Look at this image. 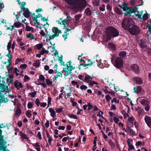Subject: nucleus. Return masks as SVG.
Listing matches in <instances>:
<instances>
[{"mask_svg":"<svg viewBox=\"0 0 151 151\" xmlns=\"http://www.w3.org/2000/svg\"><path fill=\"white\" fill-rule=\"evenodd\" d=\"M106 34L107 41L111 40L112 37H116L119 35L118 31L115 28L110 26L106 28Z\"/></svg>","mask_w":151,"mask_h":151,"instance_id":"1","label":"nucleus"},{"mask_svg":"<svg viewBox=\"0 0 151 151\" xmlns=\"http://www.w3.org/2000/svg\"><path fill=\"white\" fill-rule=\"evenodd\" d=\"M124 4V5L122 6H121L120 5H119V6L121 7V8L123 10V11L125 12L124 14L125 15H129V16H131V14L134 13L135 15L138 17V18L142 21V17H141V14H140L139 13L138 11H137V13H136V10L132 7H128L127 6Z\"/></svg>","mask_w":151,"mask_h":151,"instance_id":"2","label":"nucleus"},{"mask_svg":"<svg viewBox=\"0 0 151 151\" xmlns=\"http://www.w3.org/2000/svg\"><path fill=\"white\" fill-rule=\"evenodd\" d=\"M69 4L71 5L74 8H84L86 6L85 0H65Z\"/></svg>","mask_w":151,"mask_h":151,"instance_id":"3","label":"nucleus"},{"mask_svg":"<svg viewBox=\"0 0 151 151\" xmlns=\"http://www.w3.org/2000/svg\"><path fill=\"white\" fill-rule=\"evenodd\" d=\"M132 24L133 21L132 19L125 18L122 23V27L125 30H127Z\"/></svg>","mask_w":151,"mask_h":151,"instance_id":"4","label":"nucleus"},{"mask_svg":"<svg viewBox=\"0 0 151 151\" xmlns=\"http://www.w3.org/2000/svg\"><path fill=\"white\" fill-rule=\"evenodd\" d=\"M127 31L132 35L137 36L140 33V29L138 26L136 25L132 26Z\"/></svg>","mask_w":151,"mask_h":151,"instance_id":"5","label":"nucleus"},{"mask_svg":"<svg viewBox=\"0 0 151 151\" xmlns=\"http://www.w3.org/2000/svg\"><path fill=\"white\" fill-rule=\"evenodd\" d=\"M4 136L2 135H0V151H5L6 146H5L6 142L4 139ZM7 151H9L8 150Z\"/></svg>","mask_w":151,"mask_h":151,"instance_id":"6","label":"nucleus"},{"mask_svg":"<svg viewBox=\"0 0 151 151\" xmlns=\"http://www.w3.org/2000/svg\"><path fill=\"white\" fill-rule=\"evenodd\" d=\"M123 60L120 57H117L116 58L114 65L117 68H120L123 65Z\"/></svg>","mask_w":151,"mask_h":151,"instance_id":"7","label":"nucleus"},{"mask_svg":"<svg viewBox=\"0 0 151 151\" xmlns=\"http://www.w3.org/2000/svg\"><path fill=\"white\" fill-rule=\"evenodd\" d=\"M131 70L134 72L135 73L138 74L140 71V69L139 66L136 64L131 65L130 66Z\"/></svg>","mask_w":151,"mask_h":151,"instance_id":"8","label":"nucleus"},{"mask_svg":"<svg viewBox=\"0 0 151 151\" xmlns=\"http://www.w3.org/2000/svg\"><path fill=\"white\" fill-rule=\"evenodd\" d=\"M132 79L134 81H135L137 84L141 85L143 83L142 79L140 77H134Z\"/></svg>","mask_w":151,"mask_h":151,"instance_id":"9","label":"nucleus"},{"mask_svg":"<svg viewBox=\"0 0 151 151\" xmlns=\"http://www.w3.org/2000/svg\"><path fill=\"white\" fill-rule=\"evenodd\" d=\"M52 32L55 33V35H56L57 37L59 36V34L62 33L61 31L59 30L57 27H54L52 29Z\"/></svg>","mask_w":151,"mask_h":151,"instance_id":"10","label":"nucleus"},{"mask_svg":"<svg viewBox=\"0 0 151 151\" xmlns=\"http://www.w3.org/2000/svg\"><path fill=\"white\" fill-rule=\"evenodd\" d=\"M145 120L147 126L151 128V119L149 116H145Z\"/></svg>","mask_w":151,"mask_h":151,"instance_id":"11","label":"nucleus"},{"mask_svg":"<svg viewBox=\"0 0 151 151\" xmlns=\"http://www.w3.org/2000/svg\"><path fill=\"white\" fill-rule=\"evenodd\" d=\"M42 17V14H39L38 15H36L35 17H33L32 20L34 24H39V22L38 21L37 19L40 17L41 18Z\"/></svg>","mask_w":151,"mask_h":151,"instance_id":"12","label":"nucleus"},{"mask_svg":"<svg viewBox=\"0 0 151 151\" xmlns=\"http://www.w3.org/2000/svg\"><path fill=\"white\" fill-rule=\"evenodd\" d=\"M134 92L139 94L142 91V88L140 86H139L136 87H134L133 89Z\"/></svg>","mask_w":151,"mask_h":151,"instance_id":"13","label":"nucleus"},{"mask_svg":"<svg viewBox=\"0 0 151 151\" xmlns=\"http://www.w3.org/2000/svg\"><path fill=\"white\" fill-rule=\"evenodd\" d=\"M58 66L57 65V63H56L55 64L54 68H53V69H54V73L55 74H60L59 75H60V77H62V74L63 71H62L60 72H59L58 71H57V70L58 69Z\"/></svg>","mask_w":151,"mask_h":151,"instance_id":"14","label":"nucleus"},{"mask_svg":"<svg viewBox=\"0 0 151 151\" xmlns=\"http://www.w3.org/2000/svg\"><path fill=\"white\" fill-rule=\"evenodd\" d=\"M31 13L32 12H30L29 9H28L24 11L23 13V15L25 17L28 18L29 17L30 14H31Z\"/></svg>","mask_w":151,"mask_h":151,"instance_id":"15","label":"nucleus"},{"mask_svg":"<svg viewBox=\"0 0 151 151\" xmlns=\"http://www.w3.org/2000/svg\"><path fill=\"white\" fill-rule=\"evenodd\" d=\"M92 77L91 76L88 75L85 77L84 80L86 82L89 83L92 81Z\"/></svg>","mask_w":151,"mask_h":151,"instance_id":"16","label":"nucleus"},{"mask_svg":"<svg viewBox=\"0 0 151 151\" xmlns=\"http://www.w3.org/2000/svg\"><path fill=\"white\" fill-rule=\"evenodd\" d=\"M127 142L129 147V148L128 149V150L129 151L130 150L134 149V148L133 145H131V143H130V139H129L128 138L127 139Z\"/></svg>","mask_w":151,"mask_h":151,"instance_id":"17","label":"nucleus"},{"mask_svg":"<svg viewBox=\"0 0 151 151\" xmlns=\"http://www.w3.org/2000/svg\"><path fill=\"white\" fill-rule=\"evenodd\" d=\"M43 44L42 43H39L35 45L34 46V48L36 50H40L41 49L43 48Z\"/></svg>","mask_w":151,"mask_h":151,"instance_id":"18","label":"nucleus"},{"mask_svg":"<svg viewBox=\"0 0 151 151\" xmlns=\"http://www.w3.org/2000/svg\"><path fill=\"white\" fill-rule=\"evenodd\" d=\"M115 12L119 15H120L122 13V11L117 7H116L114 9Z\"/></svg>","mask_w":151,"mask_h":151,"instance_id":"19","label":"nucleus"},{"mask_svg":"<svg viewBox=\"0 0 151 151\" xmlns=\"http://www.w3.org/2000/svg\"><path fill=\"white\" fill-rule=\"evenodd\" d=\"M49 110L50 113V116L54 118L55 115V112L54 110L52 108H50L49 109Z\"/></svg>","mask_w":151,"mask_h":151,"instance_id":"20","label":"nucleus"},{"mask_svg":"<svg viewBox=\"0 0 151 151\" xmlns=\"http://www.w3.org/2000/svg\"><path fill=\"white\" fill-rule=\"evenodd\" d=\"M140 47L144 49V48H146L147 46L146 43L144 41H141L139 44Z\"/></svg>","mask_w":151,"mask_h":151,"instance_id":"21","label":"nucleus"},{"mask_svg":"<svg viewBox=\"0 0 151 151\" xmlns=\"http://www.w3.org/2000/svg\"><path fill=\"white\" fill-rule=\"evenodd\" d=\"M86 14L87 16H91L92 14V12L89 8H87L85 11Z\"/></svg>","mask_w":151,"mask_h":151,"instance_id":"22","label":"nucleus"},{"mask_svg":"<svg viewBox=\"0 0 151 151\" xmlns=\"http://www.w3.org/2000/svg\"><path fill=\"white\" fill-rule=\"evenodd\" d=\"M140 104L143 105H146L150 104V102L147 100L143 99L140 101Z\"/></svg>","mask_w":151,"mask_h":151,"instance_id":"23","label":"nucleus"},{"mask_svg":"<svg viewBox=\"0 0 151 151\" xmlns=\"http://www.w3.org/2000/svg\"><path fill=\"white\" fill-rule=\"evenodd\" d=\"M21 113V110L20 109L18 108L16 110L14 114L16 116H19Z\"/></svg>","mask_w":151,"mask_h":151,"instance_id":"24","label":"nucleus"},{"mask_svg":"<svg viewBox=\"0 0 151 151\" xmlns=\"http://www.w3.org/2000/svg\"><path fill=\"white\" fill-rule=\"evenodd\" d=\"M36 62L33 63V65L36 68H37L40 66V62H39V60H36Z\"/></svg>","mask_w":151,"mask_h":151,"instance_id":"25","label":"nucleus"},{"mask_svg":"<svg viewBox=\"0 0 151 151\" xmlns=\"http://www.w3.org/2000/svg\"><path fill=\"white\" fill-rule=\"evenodd\" d=\"M126 52L124 51H122L120 52L119 55L122 58H124L126 55Z\"/></svg>","mask_w":151,"mask_h":151,"instance_id":"26","label":"nucleus"},{"mask_svg":"<svg viewBox=\"0 0 151 151\" xmlns=\"http://www.w3.org/2000/svg\"><path fill=\"white\" fill-rule=\"evenodd\" d=\"M19 134L22 137L24 138V139H28L27 136L22 132H19Z\"/></svg>","mask_w":151,"mask_h":151,"instance_id":"27","label":"nucleus"},{"mask_svg":"<svg viewBox=\"0 0 151 151\" xmlns=\"http://www.w3.org/2000/svg\"><path fill=\"white\" fill-rule=\"evenodd\" d=\"M48 51L46 50L44 48H42V50L40 52V53L42 55H43L44 54H48Z\"/></svg>","mask_w":151,"mask_h":151,"instance_id":"28","label":"nucleus"},{"mask_svg":"<svg viewBox=\"0 0 151 151\" xmlns=\"http://www.w3.org/2000/svg\"><path fill=\"white\" fill-rule=\"evenodd\" d=\"M100 0H94L93 4L94 6H98L99 5Z\"/></svg>","mask_w":151,"mask_h":151,"instance_id":"29","label":"nucleus"},{"mask_svg":"<svg viewBox=\"0 0 151 151\" xmlns=\"http://www.w3.org/2000/svg\"><path fill=\"white\" fill-rule=\"evenodd\" d=\"M68 116L70 118H73L75 119H78V117L77 116L74 114H68Z\"/></svg>","mask_w":151,"mask_h":151,"instance_id":"30","label":"nucleus"},{"mask_svg":"<svg viewBox=\"0 0 151 151\" xmlns=\"http://www.w3.org/2000/svg\"><path fill=\"white\" fill-rule=\"evenodd\" d=\"M127 131L129 133V135L131 136H132L134 134L133 132L134 131L132 129H128V130Z\"/></svg>","mask_w":151,"mask_h":151,"instance_id":"31","label":"nucleus"},{"mask_svg":"<svg viewBox=\"0 0 151 151\" xmlns=\"http://www.w3.org/2000/svg\"><path fill=\"white\" fill-rule=\"evenodd\" d=\"M21 25V24L19 22H14V25L15 27L19 28L20 27Z\"/></svg>","mask_w":151,"mask_h":151,"instance_id":"32","label":"nucleus"},{"mask_svg":"<svg viewBox=\"0 0 151 151\" xmlns=\"http://www.w3.org/2000/svg\"><path fill=\"white\" fill-rule=\"evenodd\" d=\"M134 118L133 116H130L129 117L128 119V120L129 122L132 124L133 125V121L134 120Z\"/></svg>","mask_w":151,"mask_h":151,"instance_id":"33","label":"nucleus"},{"mask_svg":"<svg viewBox=\"0 0 151 151\" xmlns=\"http://www.w3.org/2000/svg\"><path fill=\"white\" fill-rule=\"evenodd\" d=\"M104 91L105 93H109L111 95L113 96H115V93L114 92H112L110 91H109L108 90H104Z\"/></svg>","mask_w":151,"mask_h":151,"instance_id":"34","label":"nucleus"},{"mask_svg":"<svg viewBox=\"0 0 151 151\" xmlns=\"http://www.w3.org/2000/svg\"><path fill=\"white\" fill-rule=\"evenodd\" d=\"M26 37L27 38H30L33 40L35 38L33 35H32L31 33L27 34L26 35Z\"/></svg>","mask_w":151,"mask_h":151,"instance_id":"35","label":"nucleus"},{"mask_svg":"<svg viewBox=\"0 0 151 151\" xmlns=\"http://www.w3.org/2000/svg\"><path fill=\"white\" fill-rule=\"evenodd\" d=\"M12 41L9 40V42L8 43L7 45V50H8L9 51H11L10 49L11 48Z\"/></svg>","mask_w":151,"mask_h":151,"instance_id":"36","label":"nucleus"},{"mask_svg":"<svg viewBox=\"0 0 151 151\" xmlns=\"http://www.w3.org/2000/svg\"><path fill=\"white\" fill-rule=\"evenodd\" d=\"M19 81L18 80H16L14 83V86L17 90H19L18 87V84H19Z\"/></svg>","mask_w":151,"mask_h":151,"instance_id":"37","label":"nucleus"},{"mask_svg":"<svg viewBox=\"0 0 151 151\" xmlns=\"http://www.w3.org/2000/svg\"><path fill=\"white\" fill-rule=\"evenodd\" d=\"M105 99L107 102H108L111 99V97L108 94L106 95L105 96Z\"/></svg>","mask_w":151,"mask_h":151,"instance_id":"38","label":"nucleus"},{"mask_svg":"<svg viewBox=\"0 0 151 151\" xmlns=\"http://www.w3.org/2000/svg\"><path fill=\"white\" fill-rule=\"evenodd\" d=\"M55 111L57 113H59L61 112H62L63 111V109L62 108H56L55 109Z\"/></svg>","mask_w":151,"mask_h":151,"instance_id":"39","label":"nucleus"},{"mask_svg":"<svg viewBox=\"0 0 151 151\" xmlns=\"http://www.w3.org/2000/svg\"><path fill=\"white\" fill-rule=\"evenodd\" d=\"M56 35H55L54 34L52 35H50V36H49V40H50L54 39L55 37H57Z\"/></svg>","mask_w":151,"mask_h":151,"instance_id":"40","label":"nucleus"},{"mask_svg":"<svg viewBox=\"0 0 151 151\" xmlns=\"http://www.w3.org/2000/svg\"><path fill=\"white\" fill-rule=\"evenodd\" d=\"M150 104H148L146 105L145 107V109L147 111H148L150 109V106L149 105Z\"/></svg>","mask_w":151,"mask_h":151,"instance_id":"41","label":"nucleus"},{"mask_svg":"<svg viewBox=\"0 0 151 151\" xmlns=\"http://www.w3.org/2000/svg\"><path fill=\"white\" fill-rule=\"evenodd\" d=\"M46 83L48 85H50L52 84V82L50 81L49 79H47L46 80Z\"/></svg>","mask_w":151,"mask_h":151,"instance_id":"42","label":"nucleus"},{"mask_svg":"<svg viewBox=\"0 0 151 151\" xmlns=\"http://www.w3.org/2000/svg\"><path fill=\"white\" fill-rule=\"evenodd\" d=\"M138 115L140 116L142 113V110L141 109V108L139 106L138 107Z\"/></svg>","mask_w":151,"mask_h":151,"instance_id":"43","label":"nucleus"},{"mask_svg":"<svg viewBox=\"0 0 151 151\" xmlns=\"http://www.w3.org/2000/svg\"><path fill=\"white\" fill-rule=\"evenodd\" d=\"M39 79L41 81H44L45 80V77L42 75H40L39 76Z\"/></svg>","mask_w":151,"mask_h":151,"instance_id":"44","label":"nucleus"},{"mask_svg":"<svg viewBox=\"0 0 151 151\" xmlns=\"http://www.w3.org/2000/svg\"><path fill=\"white\" fill-rule=\"evenodd\" d=\"M35 103L37 106H39V104H40V103H41L40 102V101L39 99L37 98L36 99L35 101Z\"/></svg>","mask_w":151,"mask_h":151,"instance_id":"45","label":"nucleus"},{"mask_svg":"<svg viewBox=\"0 0 151 151\" xmlns=\"http://www.w3.org/2000/svg\"><path fill=\"white\" fill-rule=\"evenodd\" d=\"M32 28V27H30L29 26L27 25L25 29L26 31H30Z\"/></svg>","mask_w":151,"mask_h":151,"instance_id":"46","label":"nucleus"},{"mask_svg":"<svg viewBox=\"0 0 151 151\" xmlns=\"http://www.w3.org/2000/svg\"><path fill=\"white\" fill-rule=\"evenodd\" d=\"M27 67V65L26 64H23L21 65L19 67L22 69H25Z\"/></svg>","mask_w":151,"mask_h":151,"instance_id":"47","label":"nucleus"},{"mask_svg":"<svg viewBox=\"0 0 151 151\" xmlns=\"http://www.w3.org/2000/svg\"><path fill=\"white\" fill-rule=\"evenodd\" d=\"M30 111L29 110L27 111L26 113V115L28 117H30L32 115L31 113L30 112Z\"/></svg>","mask_w":151,"mask_h":151,"instance_id":"48","label":"nucleus"},{"mask_svg":"<svg viewBox=\"0 0 151 151\" xmlns=\"http://www.w3.org/2000/svg\"><path fill=\"white\" fill-rule=\"evenodd\" d=\"M148 14H147V13L144 14L143 16L142 19H143L144 20H146L148 18Z\"/></svg>","mask_w":151,"mask_h":151,"instance_id":"49","label":"nucleus"},{"mask_svg":"<svg viewBox=\"0 0 151 151\" xmlns=\"http://www.w3.org/2000/svg\"><path fill=\"white\" fill-rule=\"evenodd\" d=\"M29 77L27 75H25L24 77V81L27 82L29 81Z\"/></svg>","mask_w":151,"mask_h":151,"instance_id":"50","label":"nucleus"},{"mask_svg":"<svg viewBox=\"0 0 151 151\" xmlns=\"http://www.w3.org/2000/svg\"><path fill=\"white\" fill-rule=\"evenodd\" d=\"M106 7V9L109 11H111L112 9V7L109 4H107Z\"/></svg>","mask_w":151,"mask_h":151,"instance_id":"51","label":"nucleus"},{"mask_svg":"<svg viewBox=\"0 0 151 151\" xmlns=\"http://www.w3.org/2000/svg\"><path fill=\"white\" fill-rule=\"evenodd\" d=\"M33 104L30 103V102H29L27 104V107L29 109H30L32 107Z\"/></svg>","mask_w":151,"mask_h":151,"instance_id":"52","label":"nucleus"},{"mask_svg":"<svg viewBox=\"0 0 151 151\" xmlns=\"http://www.w3.org/2000/svg\"><path fill=\"white\" fill-rule=\"evenodd\" d=\"M147 26L148 28L149 32L150 33H151V24L150 23L148 24Z\"/></svg>","mask_w":151,"mask_h":151,"instance_id":"53","label":"nucleus"},{"mask_svg":"<svg viewBox=\"0 0 151 151\" xmlns=\"http://www.w3.org/2000/svg\"><path fill=\"white\" fill-rule=\"evenodd\" d=\"M8 99L7 98H4V97L3 99H2L1 100V102L6 103L8 101Z\"/></svg>","mask_w":151,"mask_h":151,"instance_id":"54","label":"nucleus"},{"mask_svg":"<svg viewBox=\"0 0 151 151\" xmlns=\"http://www.w3.org/2000/svg\"><path fill=\"white\" fill-rule=\"evenodd\" d=\"M58 61H59L61 65H63V66L65 65V64L64 62L63 61V60H62V59H58Z\"/></svg>","mask_w":151,"mask_h":151,"instance_id":"55","label":"nucleus"},{"mask_svg":"<svg viewBox=\"0 0 151 151\" xmlns=\"http://www.w3.org/2000/svg\"><path fill=\"white\" fill-rule=\"evenodd\" d=\"M80 89L81 90H86L87 88V87L85 85H81L80 87Z\"/></svg>","mask_w":151,"mask_h":151,"instance_id":"56","label":"nucleus"},{"mask_svg":"<svg viewBox=\"0 0 151 151\" xmlns=\"http://www.w3.org/2000/svg\"><path fill=\"white\" fill-rule=\"evenodd\" d=\"M36 92L35 91L31 93H30L29 95H30L32 97H34L35 96L36 94Z\"/></svg>","mask_w":151,"mask_h":151,"instance_id":"57","label":"nucleus"},{"mask_svg":"<svg viewBox=\"0 0 151 151\" xmlns=\"http://www.w3.org/2000/svg\"><path fill=\"white\" fill-rule=\"evenodd\" d=\"M109 143L110 145V146L112 147L114 146L115 145V143H114L113 142H112L111 140H110L109 141Z\"/></svg>","mask_w":151,"mask_h":151,"instance_id":"58","label":"nucleus"},{"mask_svg":"<svg viewBox=\"0 0 151 151\" xmlns=\"http://www.w3.org/2000/svg\"><path fill=\"white\" fill-rule=\"evenodd\" d=\"M75 19L76 21H77L80 19L81 17V16L80 15L78 14L76 15L75 17Z\"/></svg>","mask_w":151,"mask_h":151,"instance_id":"59","label":"nucleus"},{"mask_svg":"<svg viewBox=\"0 0 151 151\" xmlns=\"http://www.w3.org/2000/svg\"><path fill=\"white\" fill-rule=\"evenodd\" d=\"M68 139H71L72 138H70L69 137H65L62 139V141L63 142H66Z\"/></svg>","mask_w":151,"mask_h":151,"instance_id":"60","label":"nucleus"},{"mask_svg":"<svg viewBox=\"0 0 151 151\" xmlns=\"http://www.w3.org/2000/svg\"><path fill=\"white\" fill-rule=\"evenodd\" d=\"M66 65L67 69L68 71L71 72L73 70L71 67H70V66H69L67 64H66Z\"/></svg>","mask_w":151,"mask_h":151,"instance_id":"61","label":"nucleus"},{"mask_svg":"<svg viewBox=\"0 0 151 151\" xmlns=\"http://www.w3.org/2000/svg\"><path fill=\"white\" fill-rule=\"evenodd\" d=\"M114 122L115 123L117 124L118 123V122L119 121V119L116 117H114Z\"/></svg>","mask_w":151,"mask_h":151,"instance_id":"62","label":"nucleus"},{"mask_svg":"<svg viewBox=\"0 0 151 151\" xmlns=\"http://www.w3.org/2000/svg\"><path fill=\"white\" fill-rule=\"evenodd\" d=\"M103 114V111H100L98 113V114H97V116H99L101 117Z\"/></svg>","mask_w":151,"mask_h":151,"instance_id":"63","label":"nucleus"},{"mask_svg":"<svg viewBox=\"0 0 151 151\" xmlns=\"http://www.w3.org/2000/svg\"><path fill=\"white\" fill-rule=\"evenodd\" d=\"M109 47L112 48H114L115 47V45L114 44L112 43H110L109 44Z\"/></svg>","mask_w":151,"mask_h":151,"instance_id":"64","label":"nucleus"}]
</instances>
